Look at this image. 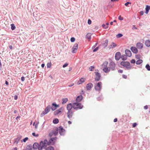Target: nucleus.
Instances as JSON below:
<instances>
[{"instance_id":"1","label":"nucleus","mask_w":150,"mask_h":150,"mask_svg":"<svg viewBox=\"0 0 150 150\" xmlns=\"http://www.w3.org/2000/svg\"><path fill=\"white\" fill-rule=\"evenodd\" d=\"M73 108L74 110H77L78 109H81L83 108V105H81L80 103L76 102L73 104Z\"/></svg>"},{"instance_id":"2","label":"nucleus","mask_w":150,"mask_h":150,"mask_svg":"<svg viewBox=\"0 0 150 150\" xmlns=\"http://www.w3.org/2000/svg\"><path fill=\"white\" fill-rule=\"evenodd\" d=\"M51 109V107L50 105H48L45 108V111L42 112L40 114V116L41 117H43L45 115L49 112Z\"/></svg>"},{"instance_id":"3","label":"nucleus","mask_w":150,"mask_h":150,"mask_svg":"<svg viewBox=\"0 0 150 150\" xmlns=\"http://www.w3.org/2000/svg\"><path fill=\"white\" fill-rule=\"evenodd\" d=\"M32 146L35 150L38 149V150H41L42 149V147L41 145L40 144V142L39 144L37 142L35 143Z\"/></svg>"},{"instance_id":"4","label":"nucleus","mask_w":150,"mask_h":150,"mask_svg":"<svg viewBox=\"0 0 150 150\" xmlns=\"http://www.w3.org/2000/svg\"><path fill=\"white\" fill-rule=\"evenodd\" d=\"M48 144V142L46 139H45L43 142L42 141L40 142V144L41 145L42 147V148H46L47 147V145H50Z\"/></svg>"},{"instance_id":"5","label":"nucleus","mask_w":150,"mask_h":150,"mask_svg":"<svg viewBox=\"0 0 150 150\" xmlns=\"http://www.w3.org/2000/svg\"><path fill=\"white\" fill-rule=\"evenodd\" d=\"M102 83L101 82H99L98 83L96 84V85L95 86V89L97 91H100L101 88V86Z\"/></svg>"},{"instance_id":"6","label":"nucleus","mask_w":150,"mask_h":150,"mask_svg":"<svg viewBox=\"0 0 150 150\" xmlns=\"http://www.w3.org/2000/svg\"><path fill=\"white\" fill-rule=\"evenodd\" d=\"M59 132L61 135H64V132L65 130L63 128V127L61 126H59L58 128Z\"/></svg>"},{"instance_id":"7","label":"nucleus","mask_w":150,"mask_h":150,"mask_svg":"<svg viewBox=\"0 0 150 150\" xmlns=\"http://www.w3.org/2000/svg\"><path fill=\"white\" fill-rule=\"evenodd\" d=\"M96 73V77L95 78V81H99L101 78V75L98 72H95Z\"/></svg>"},{"instance_id":"8","label":"nucleus","mask_w":150,"mask_h":150,"mask_svg":"<svg viewBox=\"0 0 150 150\" xmlns=\"http://www.w3.org/2000/svg\"><path fill=\"white\" fill-rule=\"evenodd\" d=\"M78 48V45L77 43H75L72 48V52L75 53L76 52V51Z\"/></svg>"},{"instance_id":"9","label":"nucleus","mask_w":150,"mask_h":150,"mask_svg":"<svg viewBox=\"0 0 150 150\" xmlns=\"http://www.w3.org/2000/svg\"><path fill=\"white\" fill-rule=\"evenodd\" d=\"M110 69L112 70H114L115 69V64L113 62H111L110 63Z\"/></svg>"},{"instance_id":"10","label":"nucleus","mask_w":150,"mask_h":150,"mask_svg":"<svg viewBox=\"0 0 150 150\" xmlns=\"http://www.w3.org/2000/svg\"><path fill=\"white\" fill-rule=\"evenodd\" d=\"M121 57V53L120 52L116 53L115 55V59L116 60H119Z\"/></svg>"},{"instance_id":"11","label":"nucleus","mask_w":150,"mask_h":150,"mask_svg":"<svg viewBox=\"0 0 150 150\" xmlns=\"http://www.w3.org/2000/svg\"><path fill=\"white\" fill-rule=\"evenodd\" d=\"M120 64L123 67H126L128 66H129L130 63L128 62L122 61L120 62Z\"/></svg>"},{"instance_id":"12","label":"nucleus","mask_w":150,"mask_h":150,"mask_svg":"<svg viewBox=\"0 0 150 150\" xmlns=\"http://www.w3.org/2000/svg\"><path fill=\"white\" fill-rule=\"evenodd\" d=\"M67 117L70 119L72 117L73 113V111H68L67 112Z\"/></svg>"},{"instance_id":"13","label":"nucleus","mask_w":150,"mask_h":150,"mask_svg":"<svg viewBox=\"0 0 150 150\" xmlns=\"http://www.w3.org/2000/svg\"><path fill=\"white\" fill-rule=\"evenodd\" d=\"M130 50L134 53L137 54L138 52V49L135 47L133 46L131 47L130 48Z\"/></svg>"},{"instance_id":"14","label":"nucleus","mask_w":150,"mask_h":150,"mask_svg":"<svg viewBox=\"0 0 150 150\" xmlns=\"http://www.w3.org/2000/svg\"><path fill=\"white\" fill-rule=\"evenodd\" d=\"M125 52L126 54V55L128 57H130L132 56V53L131 51L127 49H126L125 50Z\"/></svg>"},{"instance_id":"15","label":"nucleus","mask_w":150,"mask_h":150,"mask_svg":"<svg viewBox=\"0 0 150 150\" xmlns=\"http://www.w3.org/2000/svg\"><path fill=\"white\" fill-rule=\"evenodd\" d=\"M93 87V85L91 83L87 84L86 86V88L87 90H90Z\"/></svg>"},{"instance_id":"16","label":"nucleus","mask_w":150,"mask_h":150,"mask_svg":"<svg viewBox=\"0 0 150 150\" xmlns=\"http://www.w3.org/2000/svg\"><path fill=\"white\" fill-rule=\"evenodd\" d=\"M83 96L81 95L78 96L76 97V102H80L83 99Z\"/></svg>"},{"instance_id":"17","label":"nucleus","mask_w":150,"mask_h":150,"mask_svg":"<svg viewBox=\"0 0 150 150\" xmlns=\"http://www.w3.org/2000/svg\"><path fill=\"white\" fill-rule=\"evenodd\" d=\"M73 106L72 104L71 103H70L68 104L67 106V110L68 111L72 110L71 109L73 108Z\"/></svg>"},{"instance_id":"18","label":"nucleus","mask_w":150,"mask_h":150,"mask_svg":"<svg viewBox=\"0 0 150 150\" xmlns=\"http://www.w3.org/2000/svg\"><path fill=\"white\" fill-rule=\"evenodd\" d=\"M22 136L21 135H18L17 138L14 139V143L18 144L19 141L21 139Z\"/></svg>"},{"instance_id":"19","label":"nucleus","mask_w":150,"mask_h":150,"mask_svg":"<svg viewBox=\"0 0 150 150\" xmlns=\"http://www.w3.org/2000/svg\"><path fill=\"white\" fill-rule=\"evenodd\" d=\"M57 138L56 137H53L51 138L48 141L49 145H50L52 143H53V144L54 143V140H56Z\"/></svg>"},{"instance_id":"20","label":"nucleus","mask_w":150,"mask_h":150,"mask_svg":"<svg viewBox=\"0 0 150 150\" xmlns=\"http://www.w3.org/2000/svg\"><path fill=\"white\" fill-rule=\"evenodd\" d=\"M137 47L139 49H141L143 47V45L141 42H139L136 45Z\"/></svg>"},{"instance_id":"21","label":"nucleus","mask_w":150,"mask_h":150,"mask_svg":"<svg viewBox=\"0 0 150 150\" xmlns=\"http://www.w3.org/2000/svg\"><path fill=\"white\" fill-rule=\"evenodd\" d=\"M85 79L84 78H81L77 82V84L79 85L84 82Z\"/></svg>"},{"instance_id":"22","label":"nucleus","mask_w":150,"mask_h":150,"mask_svg":"<svg viewBox=\"0 0 150 150\" xmlns=\"http://www.w3.org/2000/svg\"><path fill=\"white\" fill-rule=\"evenodd\" d=\"M150 10V6L146 5L145 8V13L146 14H147Z\"/></svg>"},{"instance_id":"23","label":"nucleus","mask_w":150,"mask_h":150,"mask_svg":"<svg viewBox=\"0 0 150 150\" xmlns=\"http://www.w3.org/2000/svg\"><path fill=\"white\" fill-rule=\"evenodd\" d=\"M58 129L57 127H56L55 128L54 130L53 131V132L54 135H56L58 133Z\"/></svg>"},{"instance_id":"24","label":"nucleus","mask_w":150,"mask_h":150,"mask_svg":"<svg viewBox=\"0 0 150 150\" xmlns=\"http://www.w3.org/2000/svg\"><path fill=\"white\" fill-rule=\"evenodd\" d=\"M145 44L146 46L149 47L150 46V40H147L145 41Z\"/></svg>"},{"instance_id":"25","label":"nucleus","mask_w":150,"mask_h":150,"mask_svg":"<svg viewBox=\"0 0 150 150\" xmlns=\"http://www.w3.org/2000/svg\"><path fill=\"white\" fill-rule=\"evenodd\" d=\"M108 40H106L105 41V42L103 44V46L104 47V48H105L106 47H107L108 45Z\"/></svg>"},{"instance_id":"26","label":"nucleus","mask_w":150,"mask_h":150,"mask_svg":"<svg viewBox=\"0 0 150 150\" xmlns=\"http://www.w3.org/2000/svg\"><path fill=\"white\" fill-rule=\"evenodd\" d=\"M121 58L122 59V60L125 61L127 59V56L123 54V55H121Z\"/></svg>"},{"instance_id":"27","label":"nucleus","mask_w":150,"mask_h":150,"mask_svg":"<svg viewBox=\"0 0 150 150\" xmlns=\"http://www.w3.org/2000/svg\"><path fill=\"white\" fill-rule=\"evenodd\" d=\"M55 104L54 103H53L52 104V107H51V109L52 111L55 110L57 108L55 105H54Z\"/></svg>"},{"instance_id":"28","label":"nucleus","mask_w":150,"mask_h":150,"mask_svg":"<svg viewBox=\"0 0 150 150\" xmlns=\"http://www.w3.org/2000/svg\"><path fill=\"white\" fill-rule=\"evenodd\" d=\"M32 145L31 144H29L27 146L26 148V149L27 150H32Z\"/></svg>"},{"instance_id":"29","label":"nucleus","mask_w":150,"mask_h":150,"mask_svg":"<svg viewBox=\"0 0 150 150\" xmlns=\"http://www.w3.org/2000/svg\"><path fill=\"white\" fill-rule=\"evenodd\" d=\"M103 70L105 73H107L110 71V69L109 68L106 67L103 68Z\"/></svg>"},{"instance_id":"30","label":"nucleus","mask_w":150,"mask_h":150,"mask_svg":"<svg viewBox=\"0 0 150 150\" xmlns=\"http://www.w3.org/2000/svg\"><path fill=\"white\" fill-rule=\"evenodd\" d=\"M59 122V120L57 118H54L53 120V123L54 124H57Z\"/></svg>"},{"instance_id":"31","label":"nucleus","mask_w":150,"mask_h":150,"mask_svg":"<svg viewBox=\"0 0 150 150\" xmlns=\"http://www.w3.org/2000/svg\"><path fill=\"white\" fill-rule=\"evenodd\" d=\"M68 99L67 98H64L62 99V103L63 104H65L67 101Z\"/></svg>"},{"instance_id":"32","label":"nucleus","mask_w":150,"mask_h":150,"mask_svg":"<svg viewBox=\"0 0 150 150\" xmlns=\"http://www.w3.org/2000/svg\"><path fill=\"white\" fill-rule=\"evenodd\" d=\"M143 62V60L141 59H139L137 60L136 62L137 64H140Z\"/></svg>"},{"instance_id":"33","label":"nucleus","mask_w":150,"mask_h":150,"mask_svg":"<svg viewBox=\"0 0 150 150\" xmlns=\"http://www.w3.org/2000/svg\"><path fill=\"white\" fill-rule=\"evenodd\" d=\"M60 113H61V112L60 111L57 110L54 112V114L55 115H57Z\"/></svg>"},{"instance_id":"34","label":"nucleus","mask_w":150,"mask_h":150,"mask_svg":"<svg viewBox=\"0 0 150 150\" xmlns=\"http://www.w3.org/2000/svg\"><path fill=\"white\" fill-rule=\"evenodd\" d=\"M86 38L90 40L91 39V33H88L87 34V35L86 36Z\"/></svg>"},{"instance_id":"35","label":"nucleus","mask_w":150,"mask_h":150,"mask_svg":"<svg viewBox=\"0 0 150 150\" xmlns=\"http://www.w3.org/2000/svg\"><path fill=\"white\" fill-rule=\"evenodd\" d=\"M45 149L46 150H54L53 147L52 146H50Z\"/></svg>"},{"instance_id":"36","label":"nucleus","mask_w":150,"mask_h":150,"mask_svg":"<svg viewBox=\"0 0 150 150\" xmlns=\"http://www.w3.org/2000/svg\"><path fill=\"white\" fill-rule=\"evenodd\" d=\"M11 28L12 30H15L16 28V26L13 24H12L11 25Z\"/></svg>"},{"instance_id":"37","label":"nucleus","mask_w":150,"mask_h":150,"mask_svg":"<svg viewBox=\"0 0 150 150\" xmlns=\"http://www.w3.org/2000/svg\"><path fill=\"white\" fill-rule=\"evenodd\" d=\"M145 67L148 71H150V66L149 64H147L145 66Z\"/></svg>"},{"instance_id":"38","label":"nucleus","mask_w":150,"mask_h":150,"mask_svg":"<svg viewBox=\"0 0 150 150\" xmlns=\"http://www.w3.org/2000/svg\"><path fill=\"white\" fill-rule=\"evenodd\" d=\"M123 36V35L121 33H119L116 35V37L117 38H120Z\"/></svg>"},{"instance_id":"39","label":"nucleus","mask_w":150,"mask_h":150,"mask_svg":"<svg viewBox=\"0 0 150 150\" xmlns=\"http://www.w3.org/2000/svg\"><path fill=\"white\" fill-rule=\"evenodd\" d=\"M100 46V45L99 46L97 47H96L95 49H94L93 50V52H96V51H97L99 49V46Z\"/></svg>"},{"instance_id":"40","label":"nucleus","mask_w":150,"mask_h":150,"mask_svg":"<svg viewBox=\"0 0 150 150\" xmlns=\"http://www.w3.org/2000/svg\"><path fill=\"white\" fill-rule=\"evenodd\" d=\"M47 67L48 68H50L51 67V62L48 63L47 64Z\"/></svg>"},{"instance_id":"41","label":"nucleus","mask_w":150,"mask_h":150,"mask_svg":"<svg viewBox=\"0 0 150 150\" xmlns=\"http://www.w3.org/2000/svg\"><path fill=\"white\" fill-rule=\"evenodd\" d=\"M102 27L104 28V29H107V28H108V26H106V25L105 24H102Z\"/></svg>"},{"instance_id":"42","label":"nucleus","mask_w":150,"mask_h":150,"mask_svg":"<svg viewBox=\"0 0 150 150\" xmlns=\"http://www.w3.org/2000/svg\"><path fill=\"white\" fill-rule=\"evenodd\" d=\"M94 68H95V67L94 66H91L89 68V69L90 70V71H92L94 69Z\"/></svg>"},{"instance_id":"43","label":"nucleus","mask_w":150,"mask_h":150,"mask_svg":"<svg viewBox=\"0 0 150 150\" xmlns=\"http://www.w3.org/2000/svg\"><path fill=\"white\" fill-rule=\"evenodd\" d=\"M32 134L33 136L36 137H38L39 136V134H36L35 132L32 133Z\"/></svg>"},{"instance_id":"44","label":"nucleus","mask_w":150,"mask_h":150,"mask_svg":"<svg viewBox=\"0 0 150 150\" xmlns=\"http://www.w3.org/2000/svg\"><path fill=\"white\" fill-rule=\"evenodd\" d=\"M57 110L60 111L61 112V113L63 111L64 108L63 107H62Z\"/></svg>"},{"instance_id":"45","label":"nucleus","mask_w":150,"mask_h":150,"mask_svg":"<svg viewBox=\"0 0 150 150\" xmlns=\"http://www.w3.org/2000/svg\"><path fill=\"white\" fill-rule=\"evenodd\" d=\"M75 39L74 37H71L70 39V41L71 42H73L75 41Z\"/></svg>"},{"instance_id":"46","label":"nucleus","mask_w":150,"mask_h":150,"mask_svg":"<svg viewBox=\"0 0 150 150\" xmlns=\"http://www.w3.org/2000/svg\"><path fill=\"white\" fill-rule=\"evenodd\" d=\"M131 4V2H129V1H128V2H127L125 4V5L126 6H128V4Z\"/></svg>"},{"instance_id":"47","label":"nucleus","mask_w":150,"mask_h":150,"mask_svg":"<svg viewBox=\"0 0 150 150\" xmlns=\"http://www.w3.org/2000/svg\"><path fill=\"white\" fill-rule=\"evenodd\" d=\"M135 57L137 59H139L140 58V56L139 54H136L135 55Z\"/></svg>"},{"instance_id":"48","label":"nucleus","mask_w":150,"mask_h":150,"mask_svg":"<svg viewBox=\"0 0 150 150\" xmlns=\"http://www.w3.org/2000/svg\"><path fill=\"white\" fill-rule=\"evenodd\" d=\"M28 139V137H26L23 139V141L24 142H25Z\"/></svg>"},{"instance_id":"49","label":"nucleus","mask_w":150,"mask_h":150,"mask_svg":"<svg viewBox=\"0 0 150 150\" xmlns=\"http://www.w3.org/2000/svg\"><path fill=\"white\" fill-rule=\"evenodd\" d=\"M68 65V64L66 63H65V64H64L62 66V67H63V68H65V67H67Z\"/></svg>"},{"instance_id":"50","label":"nucleus","mask_w":150,"mask_h":150,"mask_svg":"<svg viewBox=\"0 0 150 150\" xmlns=\"http://www.w3.org/2000/svg\"><path fill=\"white\" fill-rule=\"evenodd\" d=\"M131 62L132 64H134L135 62V60L134 59H132L131 60Z\"/></svg>"},{"instance_id":"51","label":"nucleus","mask_w":150,"mask_h":150,"mask_svg":"<svg viewBox=\"0 0 150 150\" xmlns=\"http://www.w3.org/2000/svg\"><path fill=\"white\" fill-rule=\"evenodd\" d=\"M108 64V62L107 61H105L103 64V65H104L105 66H106Z\"/></svg>"},{"instance_id":"52","label":"nucleus","mask_w":150,"mask_h":150,"mask_svg":"<svg viewBox=\"0 0 150 150\" xmlns=\"http://www.w3.org/2000/svg\"><path fill=\"white\" fill-rule=\"evenodd\" d=\"M91 21L90 19H88V24L90 25L91 23Z\"/></svg>"},{"instance_id":"53","label":"nucleus","mask_w":150,"mask_h":150,"mask_svg":"<svg viewBox=\"0 0 150 150\" xmlns=\"http://www.w3.org/2000/svg\"><path fill=\"white\" fill-rule=\"evenodd\" d=\"M118 19L120 20H122L123 19V18L121 16H119L118 17Z\"/></svg>"},{"instance_id":"54","label":"nucleus","mask_w":150,"mask_h":150,"mask_svg":"<svg viewBox=\"0 0 150 150\" xmlns=\"http://www.w3.org/2000/svg\"><path fill=\"white\" fill-rule=\"evenodd\" d=\"M126 68L128 70H129L131 69V67L129 66H127L126 67Z\"/></svg>"},{"instance_id":"55","label":"nucleus","mask_w":150,"mask_h":150,"mask_svg":"<svg viewBox=\"0 0 150 150\" xmlns=\"http://www.w3.org/2000/svg\"><path fill=\"white\" fill-rule=\"evenodd\" d=\"M112 47H115L117 45L115 43L113 42H112Z\"/></svg>"},{"instance_id":"56","label":"nucleus","mask_w":150,"mask_h":150,"mask_svg":"<svg viewBox=\"0 0 150 150\" xmlns=\"http://www.w3.org/2000/svg\"><path fill=\"white\" fill-rule=\"evenodd\" d=\"M53 134H54L52 132H50L49 134V135L50 137H51L53 135Z\"/></svg>"},{"instance_id":"57","label":"nucleus","mask_w":150,"mask_h":150,"mask_svg":"<svg viewBox=\"0 0 150 150\" xmlns=\"http://www.w3.org/2000/svg\"><path fill=\"white\" fill-rule=\"evenodd\" d=\"M102 98V97L101 96H99L97 98V100H100Z\"/></svg>"},{"instance_id":"58","label":"nucleus","mask_w":150,"mask_h":150,"mask_svg":"<svg viewBox=\"0 0 150 150\" xmlns=\"http://www.w3.org/2000/svg\"><path fill=\"white\" fill-rule=\"evenodd\" d=\"M137 125V124L136 123H134L132 125V126L133 127H136Z\"/></svg>"},{"instance_id":"59","label":"nucleus","mask_w":150,"mask_h":150,"mask_svg":"<svg viewBox=\"0 0 150 150\" xmlns=\"http://www.w3.org/2000/svg\"><path fill=\"white\" fill-rule=\"evenodd\" d=\"M18 96L17 95H16L15 96H14V99L15 100H17L18 99Z\"/></svg>"},{"instance_id":"60","label":"nucleus","mask_w":150,"mask_h":150,"mask_svg":"<svg viewBox=\"0 0 150 150\" xmlns=\"http://www.w3.org/2000/svg\"><path fill=\"white\" fill-rule=\"evenodd\" d=\"M98 42H96L95 44V45H93L92 47V49H93L94 48H95V47L97 46V45L98 44Z\"/></svg>"},{"instance_id":"61","label":"nucleus","mask_w":150,"mask_h":150,"mask_svg":"<svg viewBox=\"0 0 150 150\" xmlns=\"http://www.w3.org/2000/svg\"><path fill=\"white\" fill-rule=\"evenodd\" d=\"M122 77L124 79H126L127 78V76L126 75H125L124 74L122 75Z\"/></svg>"},{"instance_id":"62","label":"nucleus","mask_w":150,"mask_h":150,"mask_svg":"<svg viewBox=\"0 0 150 150\" xmlns=\"http://www.w3.org/2000/svg\"><path fill=\"white\" fill-rule=\"evenodd\" d=\"M118 72L119 73H123V70L121 69H120L118 70Z\"/></svg>"},{"instance_id":"63","label":"nucleus","mask_w":150,"mask_h":150,"mask_svg":"<svg viewBox=\"0 0 150 150\" xmlns=\"http://www.w3.org/2000/svg\"><path fill=\"white\" fill-rule=\"evenodd\" d=\"M39 123V122H38V123H37L35 125V129H37L38 126V125Z\"/></svg>"},{"instance_id":"64","label":"nucleus","mask_w":150,"mask_h":150,"mask_svg":"<svg viewBox=\"0 0 150 150\" xmlns=\"http://www.w3.org/2000/svg\"><path fill=\"white\" fill-rule=\"evenodd\" d=\"M25 80V78L24 76H22L21 77V80L22 81H23Z\"/></svg>"}]
</instances>
